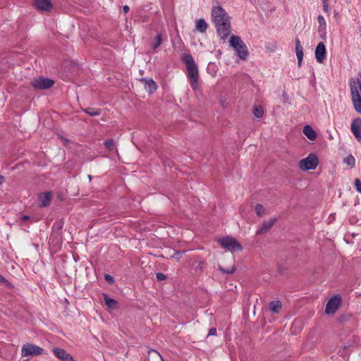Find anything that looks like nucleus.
I'll return each instance as SVG.
<instances>
[{"label": "nucleus", "mask_w": 361, "mask_h": 361, "mask_svg": "<svg viewBox=\"0 0 361 361\" xmlns=\"http://www.w3.org/2000/svg\"><path fill=\"white\" fill-rule=\"evenodd\" d=\"M104 145L109 151H113L115 148V142L113 139L106 140Z\"/></svg>", "instance_id": "c756f323"}, {"label": "nucleus", "mask_w": 361, "mask_h": 361, "mask_svg": "<svg viewBox=\"0 0 361 361\" xmlns=\"http://www.w3.org/2000/svg\"><path fill=\"white\" fill-rule=\"evenodd\" d=\"M163 42V35L160 32H157V35L151 43V49L153 52H156L157 49Z\"/></svg>", "instance_id": "dca6fc26"}, {"label": "nucleus", "mask_w": 361, "mask_h": 361, "mask_svg": "<svg viewBox=\"0 0 361 361\" xmlns=\"http://www.w3.org/2000/svg\"><path fill=\"white\" fill-rule=\"evenodd\" d=\"M319 164V159L316 154L310 153L306 158L301 159L298 166L302 171L314 170Z\"/></svg>", "instance_id": "20e7f679"}, {"label": "nucleus", "mask_w": 361, "mask_h": 361, "mask_svg": "<svg viewBox=\"0 0 361 361\" xmlns=\"http://www.w3.org/2000/svg\"><path fill=\"white\" fill-rule=\"evenodd\" d=\"M355 186L356 190L361 193V180L358 178L355 180Z\"/></svg>", "instance_id": "c9c22d12"}, {"label": "nucleus", "mask_w": 361, "mask_h": 361, "mask_svg": "<svg viewBox=\"0 0 361 361\" xmlns=\"http://www.w3.org/2000/svg\"><path fill=\"white\" fill-rule=\"evenodd\" d=\"M220 245L231 252L242 251L243 246L233 237L226 236L219 239Z\"/></svg>", "instance_id": "39448f33"}, {"label": "nucleus", "mask_w": 361, "mask_h": 361, "mask_svg": "<svg viewBox=\"0 0 361 361\" xmlns=\"http://www.w3.org/2000/svg\"><path fill=\"white\" fill-rule=\"evenodd\" d=\"M216 334V328H211L209 331L208 336H215Z\"/></svg>", "instance_id": "58836bf2"}, {"label": "nucleus", "mask_w": 361, "mask_h": 361, "mask_svg": "<svg viewBox=\"0 0 361 361\" xmlns=\"http://www.w3.org/2000/svg\"><path fill=\"white\" fill-rule=\"evenodd\" d=\"M54 84L52 79L44 78L43 76L35 78L31 81V85L35 90H47L51 87Z\"/></svg>", "instance_id": "1a4fd4ad"}, {"label": "nucleus", "mask_w": 361, "mask_h": 361, "mask_svg": "<svg viewBox=\"0 0 361 361\" xmlns=\"http://www.w3.org/2000/svg\"><path fill=\"white\" fill-rule=\"evenodd\" d=\"M326 47L322 42H320L315 49V57L319 63H322L326 57Z\"/></svg>", "instance_id": "ddd939ff"}, {"label": "nucleus", "mask_w": 361, "mask_h": 361, "mask_svg": "<svg viewBox=\"0 0 361 361\" xmlns=\"http://www.w3.org/2000/svg\"><path fill=\"white\" fill-rule=\"evenodd\" d=\"M318 23L319 24L318 27V32H324L326 30V20L324 18L322 15H319L317 17Z\"/></svg>", "instance_id": "393cba45"}, {"label": "nucleus", "mask_w": 361, "mask_h": 361, "mask_svg": "<svg viewBox=\"0 0 361 361\" xmlns=\"http://www.w3.org/2000/svg\"><path fill=\"white\" fill-rule=\"evenodd\" d=\"M52 350L55 356L61 361H75L73 357L63 348L54 347Z\"/></svg>", "instance_id": "9b49d317"}, {"label": "nucleus", "mask_w": 361, "mask_h": 361, "mask_svg": "<svg viewBox=\"0 0 361 361\" xmlns=\"http://www.w3.org/2000/svg\"><path fill=\"white\" fill-rule=\"evenodd\" d=\"M345 163H346L348 165L350 166L351 167H353V166H355V158L352 155H349L345 159Z\"/></svg>", "instance_id": "473e14b6"}, {"label": "nucleus", "mask_w": 361, "mask_h": 361, "mask_svg": "<svg viewBox=\"0 0 361 361\" xmlns=\"http://www.w3.org/2000/svg\"><path fill=\"white\" fill-rule=\"evenodd\" d=\"M212 17L218 35L225 39L231 32L229 16L221 6H218L212 8Z\"/></svg>", "instance_id": "f257e3e1"}, {"label": "nucleus", "mask_w": 361, "mask_h": 361, "mask_svg": "<svg viewBox=\"0 0 361 361\" xmlns=\"http://www.w3.org/2000/svg\"><path fill=\"white\" fill-rule=\"evenodd\" d=\"M6 282H8V281L0 274V283H5Z\"/></svg>", "instance_id": "a19ab883"}, {"label": "nucleus", "mask_w": 361, "mask_h": 361, "mask_svg": "<svg viewBox=\"0 0 361 361\" xmlns=\"http://www.w3.org/2000/svg\"><path fill=\"white\" fill-rule=\"evenodd\" d=\"M149 361H163L161 355L155 350H150L148 351Z\"/></svg>", "instance_id": "4be33fe9"}, {"label": "nucleus", "mask_w": 361, "mask_h": 361, "mask_svg": "<svg viewBox=\"0 0 361 361\" xmlns=\"http://www.w3.org/2000/svg\"><path fill=\"white\" fill-rule=\"evenodd\" d=\"M30 219V217L27 215H24L22 216V221H27Z\"/></svg>", "instance_id": "79ce46f5"}, {"label": "nucleus", "mask_w": 361, "mask_h": 361, "mask_svg": "<svg viewBox=\"0 0 361 361\" xmlns=\"http://www.w3.org/2000/svg\"><path fill=\"white\" fill-rule=\"evenodd\" d=\"M295 53L298 58V65L300 66L303 58V48L298 38L295 39Z\"/></svg>", "instance_id": "6ab92c4d"}, {"label": "nucleus", "mask_w": 361, "mask_h": 361, "mask_svg": "<svg viewBox=\"0 0 361 361\" xmlns=\"http://www.w3.org/2000/svg\"><path fill=\"white\" fill-rule=\"evenodd\" d=\"M4 179L5 178L2 175H0V185L4 183Z\"/></svg>", "instance_id": "37998d69"}, {"label": "nucleus", "mask_w": 361, "mask_h": 361, "mask_svg": "<svg viewBox=\"0 0 361 361\" xmlns=\"http://www.w3.org/2000/svg\"><path fill=\"white\" fill-rule=\"evenodd\" d=\"M185 252L186 250H176L173 255L171 256V258H175L177 261H179Z\"/></svg>", "instance_id": "2f4dec72"}, {"label": "nucleus", "mask_w": 361, "mask_h": 361, "mask_svg": "<svg viewBox=\"0 0 361 361\" xmlns=\"http://www.w3.org/2000/svg\"><path fill=\"white\" fill-rule=\"evenodd\" d=\"M269 307L273 313H279L282 308V302L279 300L271 301Z\"/></svg>", "instance_id": "412c9836"}, {"label": "nucleus", "mask_w": 361, "mask_h": 361, "mask_svg": "<svg viewBox=\"0 0 361 361\" xmlns=\"http://www.w3.org/2000/svg\"><path fill=\"white\" fill-rule=\"evenodd\" d=\"M353 317V314L350 312H345L343 314H340L336 320L340 324H344L349 322Z\"/></svg>", "instance_id": "b1692460"}, {"label": "nucleus", "mask_w": 361, "mask_h": 361, "mask_svg": "<svg viewBox=\"0 0 361 361\" xmlns=\"http://www.w3.org/2000/svg\"><path fill=\"white\" fill-rule=\"evenodd\" d=\"M350 86L353 108L357 113H361V96L353 79L350 80Z\"/></svg>", "instance_id": "0eeeda50"}, {"label": "nucleus", "mask_w": 361, "mask_h": 361, "mask_svg": "<svg viewBox=\"0 0 361 361\" xmlns=\"http://www.w3.org/2000/svg\"><path fill=\"white\" fill-rule=\"evenodd\" d=\"M84 111L90 116H95L101 114V109L92 107H88Z\"/></svg>", "instance_id": "bb28decb"}, {"label": "nucleus", "mask_w": 361, "mask_h": 361, "mask_svg": "<svg viewBox=\"0 0 361 361\" xmlns=\"http://www.w3.org/2000/svg\"><path fill=\"white\" fill-rule=\"evenodd\" d=\"M195 267V271L197 274H201L204 269V261H195L193 264Z\"/></svg>", "instance_id": "cd10ccee"}, {"label": "nucleus", "mask_w": 361, "mask_h": 361, "mask_svg": "<svg viewBox=\"0 0 361 361\" xmlns=\"http://www.w3.org/2000/svg\"><path fill=\"white\" fill-rule=\"evenodd\" d=\"M218 269L223 274H233L236 271V267L234 264H233L231 267L229 268H224L221 265H219L218 267Z\"/></svg>", "instance_id": "a878e982"}, {"label": "nucleus", "mask_w": 361, "mask_h": 361, "mask_svg": "<svg viewBox=\"0 0 361 361\" xmlns=\"http://www.w3.org/2000/svg\"><path fill=\"white\" fill-rule=\"evenodd\" d=\"M141 81L145 82V87L149 93H153L157 90V85L152 79L142 78Z\"/></svg>", "instance_id": "a211bd4d"}, {"label": "nucleus", "mask_w": 361, "mask_h": 361, "mask_svg": "<svg viewBox=\"0 0 361 361\" xmlns=\"http://www.w3.org/2000/svg\"><path fill=\"white\" fill-rule=\"evenodd\" d=\"M255 212H256V214L258 216L261 217L264 215V206L261 204H257L255 205Z\"/></svg>", "instance_id": "7c9ffc66"}, {"label": "nucleus", "mask_w": 361, "mask_h": 361, "mask_svg": "<svg viewBox=\"0 0 361 361\" xmlns=\"http://www.w3.org/2000/svg\"><path fill=\"white\" fill-rule=\"evenodd\" d=\"M207 27L208 25L203 18L199 19L196 21V29L199 32L202 33L205 32Z\"/></svg>", "instance_id": "5701e85b"}, {"label": "nucleus", "mask_w": 361, "mask_h": 361, "mask_svg": "<svg viewBox=\"0 0 361 361\" xmlns=\"http://www.w3.org/2000/svg\"><path fill=\"white\" fill-rule=\"evenodd\" d=\"M350 130L355 139L361 141V118L357 117L351 122Z\"/></svg>", "instance_id": "9d476101"}, {"label": "nucleus", "mask_w": 361, "mask_h": 361, "mask_svg": "<svg viewBox=\"0 0 361 361\" xmlns=\"http://www.w3.org/2000/svg\"><path fill=\"white\" fill-rule=\"evenodd\" d=\"M302 133L311 141H314L317 139V133L309 125H306L303 128Z\"/></svg>", "instance_id": "f3484780"}, {"label": "nucleus", "mask_w": 361, "mask_h": 361, "mask_svg": "<svg viewBox=\"0 0 361 361\" xmlns=\"http://www.w3.org/2000/svg\"><path fill=\"white\" fill-rule=\"evenodd\" d=\"M104 279L110 284H113L115 281L114 277L108 274H104Z\"/></svg>", "instance_id": "f704fd0d"}, {"label": "nucleus", "mask_w": 361, "mask_h": 361, "mask_svg": "<svg viewBox=\"0 0 361 361\" xmlns=\"http://www.w3.org/2000/svg\"><path fill=\"white\" fill-rule=\"evenodd\" d=\"M349 345H345L343 348V349H340L338 350V355L344 358H345V357H347V360H348L349 358V355H346L345 354V350L349 348Z\"/></svg>", "instance_id": "72a5a7b5"}, {"label": "nucleus", "mask_w": 361, "mask_h": 361, "mask_svg": "<svg viewBox=\"0 0 361 361\" xmlns=\"http://www.w3.org/2000/svg\"><path fill=\"white\" fill-rule=\"evenodd\" d=\"M276 221V218H271L268 221H264L256 231V234L262 235L267 233L273 227Z\"/></svg>", "instance_id": "f8f14e48"}, {"label": "nucleus", "mask_w": 361, "mask_h": 361, "mask_svg": "<svg viewBox=\"0 0 361 361\" xmlns=\"http://www.w3.org/2000/svg\"><path fill=\"white\" fill-rule=\"evenodd\" d=\"M182 61L186 66L188 76L190 78L191 87L196 89L198 85L199 73L196 65L190 54L184 53L181 56Z\"/></svg>", "instance_id": "f03ea898"}, {"label": "nucleus", "mask_w": 361, "mask_h": 361, "mask_svg": "<svg viewBox=\"0 0 361 361\" xmlns=\"http://www.w3.org/2000/svg\"><path fill=\"white\" fill-rule=\"evenodd\" d=\"M230 46L236 51L241 60H246L248 56V49L245 42L238 35H232L229 40Z\"/></svg>", "instance_id": "7ed1b4c3"}, {"label": "nucleus", "mask_w": 361, "mask_h": 361, "mask_svg": "<svg viewBox=\"0 0 361 361\" xmlns=\"http://www.w3.org/2000/svg\"><path fill=\"white\" fill-rule=\"evenodd\" d=\"M51 197H52L51 192L48 191V192L41 193L38 197L39 200V207H48L50 204Z\"/></svg>", "instance_id": "2eb2a0df"}, {"label": "nucleus", "mask_w": 361, "mask_h": 361, "mask_svg": "<svg viewBox=\"0 0 361 361\" xmlns=\"http://www.w3.org/2000/svg\"><path fill=\"white\" fill-rule=\"evenodd\" d=\"M34 6L39 10L50 11L53 8L50 0H34Z\"/></svg>", "instance_id": "4468645a"}, {"label": "nucleus", "mask_w": 361, "mask_h": 361, "mask_svg": "<svg viewBox=\"0 0 361 361\" xmlns=\"http://www.w3.org/2000/svg\"><path fill=\"white\" fill-rule=\"evenodd\" d=\"M327 1H324V0H322V4H323V9L324 11H328L329 10V5L327 4Z\"/></svg>", "instance_id": "4c0bfd02"}, {"label": "nucleus", "mask_w": 361, "mask_h": 361, "mask_svg": "<svg viewBox=\"0 0 361 361\" xmlns=\"http://www.w3.org/2000/svg\"><path fill=\"white\" fill-rule=\"evenodd\" d=\"M103 298L108 308L114 309L118 307V302L115 299L109 298L106 293H103Z\"/></svg>", "instance_id": "aec40b11"}, {"label": "nucleus", "mask_w": 361, "mask_h": 361, "mask_svg": "<svg viewBox=\"0 0 361 361\" xmlns=\"http://www.w3.org/2000/svg\"><path fill=\"white\" fill-rule=\"evenodd\" d=\"M44 353L46 354L42 348L29 343L24 344L21 348V355L23 357L37 356Z\"/></svg>", "instance_id": "423d86ee"}, {"label": "nucleus", "mask_w": 361, "mask_h": 361, "mask_svg": "<svg viewBox=\"0 0 361 361\" xmlns=\"http://www.w3.org/2000/svg\"><path fill=\"white\" fill-rule=\"evenodd\" d=\"M156 277L158 281H163L166 279V276L161 272H157L156 274Z\"/></svg>", "instance_id": "e433bc0d"}, {"label": "nucleus", "mask_w": 361, "mask_h": 361, "mask_svg": "<svg viewBox=\"0 0 361 361\" xmlns=\"http://www.w3.org/2000/svg\"><path fill=\"white\" fill-rule=\"evenodd\" d=\"M342 298L340 294L332 296L327 302L325 308L326 314H334L341 305Z\"/></svg>", "instance_id": "6e6552de"}, {"label": "nucleus", "mask_w": 361, "mask_h": 361, "mask_svg": "<svg viewBox=\"0 0 361 361\" xmlns=\"http://www.w3.org/2000/svg\"><path fill=\"white\" fill-rule=\"evenodd\" d=\"M252 113L256 118H261L264 115L263 108L261 106H254Z\"/></svg>", "instance_id": "c85d7f7f"}, {"label": "nucleus", "mask_w": 361, "mask_h": 361, "mask_svg": "<svg viewBox=\"0 0 361 361\" xmlns=\"http://www.w3.org/2000/svg\"><path fill=\"white\" fill-rule=\"evenodd\" d=\"M88 179H89L90 182L92 180V176L91 175H88Z\"/></svg>", "instance_id": "c03bdc74"}, {"label": "nucleus", "mask_w": 361, "mask_h": 361, "mask_svg": "<svg viewBox=\"0 0 361 361\" xmlns=\"http://www.w3.org/2000/svg\"><path fill=\"white\" fill-rule=\"evenodd\" d=\"M123 12H124L125 13H128V12H129V11H130V8H129V6H128V5H126V6H124L123 7Z\"/></svg>", "instance_id": "ea45409f"}]
</instances>
